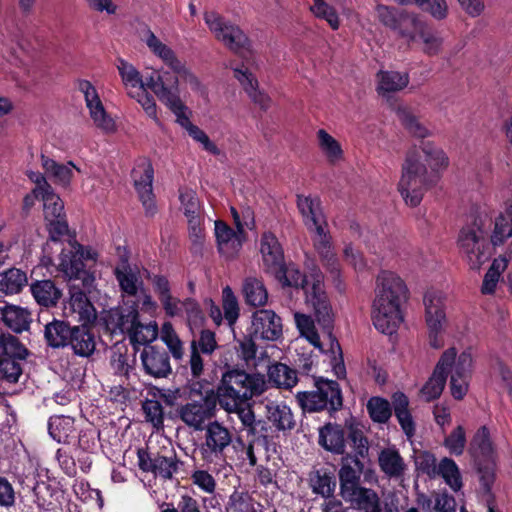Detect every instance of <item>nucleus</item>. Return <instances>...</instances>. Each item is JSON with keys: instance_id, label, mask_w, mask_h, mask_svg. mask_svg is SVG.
I'll use <instances>...</instances> for the list:
<instances>
[{"instance_id": "nucleus-48", "label": "nucleus", "mask_w": 512, "mask_h": 512, "mask_svg": "<svg viewBox=\"0 0 512 512\" xmlns=\"http://www.w3.org/2000/svg\"><path fill=\"white\" fill-rule=\"evenodd\" d=\"M318 147L327 161L335 165L343 160L344 152L341 144L326 130L317 131Z\"/></svg>"}, {"instance_id": "nucleus-58", "label": "nucleus", "mask_w": 512, "mask_h": 512, "mask_svg": "<svg viewBox=\"0 0 512 512\" xmlns=\"http://www.w3.org/2000/svg\"><path fill=\"white\" fill-rule=\"evenodd\" d=\"M366 407L370 418L375 423H386L392 415L389 401L379 396L371 397Z\"/></svg>"}, {"instance_id": "nucleus-4", "label": "nucleus", "mask_w": 512, "mask_h": 512, "mask_svg": "<svg viewBox=\"0 0 512 512\" xmlns=\"http://www.w3.org/2000/svg\"><path fill=\"white\" fill-rule=\"evenodd\" d=\"M267 389L264 375L249 374L242 370H230L222 375L215 395L225 411L244 405L254 397H258Z\"/></svg>"}, {"instance_id": "nucleus-51", "label": "nucleus", "mask_w": 512, "mask_h": 512, "mask_svg": "<svg viewBox=\"0 0 512 512\" xmlns=\"http://www.w3.org/2000/svg\"><path fill=\"white\" fill-rule=\"evenodd\" d=\"M243 294L247 304L254 307L266 305L268 292L264 283L255 277H248L243 283Z\"/></svg>"}, {"instance_id": "nucleus-10", "label": "nucleus", "mask_w": 512, "mask_h": 512, "mask_svg": "<svg viewBox=\"0 0 512 512\" xmlns=\"http://www.w3.org/2000/svg\"><path fill=\"white\" fill-rule=\"evenodd\" d=\"M217 397L214 390H207L198 399H190L176 409V416L194 431H203L215 416Z\"/></svg>"}, {"instance_id": "nucleus-53", "label": "nucleus", "mask_w": 512, "mask_h": 512, "mask_svg": "<svg viewBox=\"0 0 512 512\" xmlns=\"http://www.w3.org/2000/svg\"><path fill=\"white\" fill-rule=\"evenodd\" d=\"M507 266L508 259L504 256H500L493 260L483 279L481 286V292L483 294H493L495 292L500 276L505 271Z\"/></svg>"}, {"instance_id": "nucleus-62", "label": "nucleus", "mask_w": 512, "mask_h": 512, "mask_svg": "<svg viewBox=\"0 0 512 512\" xmlns=\"http://www.w3.org/2000/svg\"><path fill=\"white\" fill-rule=\"evenodd\" d=\"M160 338L166 344L175 359H181L183 357V343L170 322H165L162 325Z\"/></svg>"}, {"instance_id": "nucleus-12", "label": "nucleus", "mask_w": 512, "mask_h": 512, "mask_svg": "<svg viewBox=\"0 0 512 512\" xmlns=\"http://www.w3.org/2000/svg\"><path fill=\"white\" fill-rule=\"evenodd\" d=\"M204 441L199 446L201 459L208 464L225 459V452L232 444V433L219 421H212L203 429Z\"/></svg>"}, {"instance_id": "nucleus-31", "label": "nucleus", "mask_w": 512, "mask_h": 512, "mask_svg": "<svg viewBox=\"0 0 512 512\" xmlns=\"http://www.w3.org/2000/svg\"><path fill=\"white\" fill-rule=\"evenodd\" d=\"M263 262L269 272L279 270L284 263L283 249L277 237L271 232L263 233L260 241Z\"/></svg>"}, {"instance_id": "nucleus-7", "label": "nucleus", "mask_w": 512, "mask_h": 512, "mask_svg": "<svg viewBox=\"0 0 512 512\" xmlns=\"http://www.w3.org/2000/svg\"><path fill=\"white\" fill-rule=\"evenodd\" d=\"M141 39L146 44L149 51L177 75L178 81L182 80L196 93L201 95L205 93V87L197 75L187 67L186 64L178 58L176 52L169 45L161 41L150 28H146L143 31Z\"/></svg>"}, {"instance_id": "nucleus-28", "label": "nucleus", "mask_w": 512, "mask_h": 512, "mask_svg": "<svg viewBox=\"0 0 512 512\" xmlns=\"http://www.w3.org/2000/svg\"><path fill=\"white\" fill-rule=\"evenodd\" d=\"M243 234L234 231L222 221L215 222V236L219 253L227 259L234 258L240 251Z\"/></svg>"}, {"instance_id": "nucleus-55", "label": "nucleus", "mask_w": 512, "mask_h": 512, "mask_svg": "<svg viewBox=\"0 0 512 512\" xmlns=\"http://www.w3.org/2000/svg\"><path fill=\"white\" fill-rule=\"evenodd\" d=\"M158 333V325L155 321L143 324L138 320L128 336L133 344L145 345L146 347L148 343L157 338Z\"/></svg>"}, {"instance_id": "nucleus-16", "label": "nucleus", "mask_w": 512, "mask_h": 512, "mask_svg": "<svg viewBox=\"0 0 512 512\" xmlns=\"http://www.w3.org/2000/svg\"><path fill=\"white\" fill-rule=\"evenodd\" d=\"M248 331L258 340L276 342L283 336L282 319L271 309H258L251 315Z\"/></svg>"}, {"instance_id": "nucleus-33", "label": "nucleus", "mask_w": 512, "mask_h": 512, "mask_svg": "<svg viewBox=\"0 0 512 512\" xmlns=\"http://www.w3.org/2000/svg\"><path fill=\"white\" fill-rule=\"evenodd\" d=\"M266 417L277 431L294 429L296 421L291 408L283 402L269 401L265 405Z\"/></svg>"}, {"instance_id": "nucleus-46", "label": "nucleus", "mask_w": 512, "mask_h": 512, "mask_svg": "<svg viewBox=\"0 0 512 512\" xmlns=\"http://www.w3.org/2000/svg\"><path fill=\"white\" fill-rule=\"evenodd\" d=\"M425 26L426 24L415 14L404 12L393 31L407 43H412Z\"/></svg>"}, {"instance_id": "nucleus-63", "label": "nucleus", "mask_w": 512, "mask_h": 512, "mask_svg": "<svg viewBox=\"0 0 512 512\" xmlns=\"http://www.w3.org/2000/svg\"><path fill=\"white\" fill-rule=\"evenodd\" d=\"M160 338L166 344L175 359H181L183 357V343L170 322H165L162 325Z\"/></svg>"}, {"instance_id": "nucleus-27", "label": "nucleus", "mask_w": 512, "mask_h": 512, "mask_svg": "<svg viewBox=\"0 0 512 512\" xmlns=\"http://www.w3.org/2000/svg\"><path fill=\"white\" fill-rule=\"evenodd\" d=\"M234 77L243 87L252 102L258 105L262 110H267L271 105V98L258 87V80L243 64L241 66H231Z\"/></svg>"}, {"instance_id": "nucleus-5", "label": "nucleus", "mask_w": 512, "mask_h": 512, "mask_svg": "<svg viewBox=\"0 0 512 512\" xmlns=\"http://www.w3.org/2000/svg\"><path fill=\"white\" fill-rule=\"evenodd\" d=\"M155 81V95L174 114L177 124L185 129L188 135L195 142L199 143L205 151L212 155H219L220 149L217 145L210 140L204 130L191 122L190 116L192 112L179 94L178 77L173 78L172 86H168L165 83L164 75L161 74L155 75Z\"/></svg>"}, {"instance_id": "nucleus-49", "label": "nucleus", "mask_w": 512, "mask_h": 512, "mask_svg": "<svg viewBox=\"0 0 512 512\" xmlns=\"http://www.w3.org/2000/svg\"><path fill=\"white\" fill-rule=\"evenodd\" d=\"M437 477H441L445 484L454 492H459L463 487L462 475L456 462L448 457L439 461Z\"/></svg>"}, {"instance_id": "nucleus-64", "label": "nucleus", "mask_w": 512, "mask_h": 512, "mask_svg": "<svg viewBox=\"0 0 512 512\" xmlns=\"http://www.w3.org/2000/svg\"><path fill=\"white\" fill-rule=\"evenodd\" d=\"M255 504L248 492L235 490L229 496L227 509L231 512H257Z\"/></svg>"}, {"instance_id": "nucleus-50", "label": "nucleus", "mask_w": 512, "mask_h": 512, "mask_svg": "<svg viewBox=\"0 0 512 512\" xmlns=\"http://www.w3.org/2000/svg\"><path fill=\"white\" fill-rule=\"evenodd\" d=\"M27 281L26 273L17 268H11L0 273V295L19 293L27 284Z\"/></svg>"}, {"instance_id": "nucleus-30", "label": "nucleus", "mask_w": 512, "mask_h": 512, "mask_svg": "<svg viewBox=\"0 0 512 512\" xmlns=\"http://www.w3.org/2000/svg\"><path fill=\"white\" fill-rule=\"evenodd\" d=\"M297 207L308 231H312V228L321 225H327V220L323 213L319 197L311 195H297Z\"/></svg>"}, {"instance_id": "nucleus-19", "label": "nucleus", "mask_w": 512, "mask_h": 512, "mask_svg": "<svg viewBox=\"0 0 512 512\" xmlns=\"http://www.w3.org/2000/svg\"><path fill=\"white\" fill-rule=\"evenodd\" d=\"M132 177L140 201L149 216L155 215L157 206L153 194L154 169L149 161H143L132 171Z\"/></svg>"}, {"instance_id": "nucleus-3", "label": "nucleus", "mask_w": 512, "mask_h": 512, "mask_svg": "<svg viewBox=\"0 0 512 512\" xmlns=\"http://www.w3.org/2000/svg\"><path fill=\"white\" fill-rule=\"evenodd\" d=\"M375 293L373 324L381 333L391 335L403 322L401 304L407 299L408 289L397 274L381 271L377 276Z\"/></svg>"}, {"instance_id": "nucleus-60", "label": "nucleus", "mask_w": 512, "mask_h": 512, "mask_svg": "<svg viewBox=\"0 0 512 512\" xmlns=\"http://www.w3.org/2000/svg\"><path fill=\"white\" fill-rule=\"evenodd\" d=\"M296 402L304 413H315L326 410V402H323L317 390L299 391L295 395Z\"/></svg>"}, {"instance_id": "nucleus-43", "label": "nucleus", "mask_w": 512, "mask_h": 512, "mask_svg": "<svg viewBox=\"0 0 512 512\" xmlns=\"http://www.w3.org/2000/svg\"><path fill=\"white\" fill-rule=\"evenodd\" d=\"M269 380L278 388L291 390L298 383L297 371L284 363H274L268 367Z\"/></svg>"}, {"instance_id": "nucleus-56", "label": "nucleus", "mask_w": 512, "mask_h": 512, "mask_svg": "<svg viewBox=\"0 0 512 512\" xmlns=\"http://www.w3.org/2000/svg\"><path fill=\"white\" fill-rule=\"evenodd\" d=\"M23 360L17 357L0 356V380L9 384L17 383L23 373Z\"/></svg>"}, {"instance_id": "nucleus-42", "label": "nucleus", "mask_w": 512, "mask_h": 512, "mask_svg": "<svg viewBox=\"0 0 512 512\" xmlns=\"http://www.w3.org/2000/svg\"><path fill=\"white\" fill-rule=\"evenodd\" d=\"M319 444L334 454L345 452V434L338 425L327 424L319 431Z\"/></svg>"}, {"instance_id": "nucleus-6", "label": "nucleus", "mask_w": 512, "mask_h": 512, "mask_svg": "<svg viewBox=\"0 0 512 512\" xmlns=\"http://www.w3.org/2000/svg\"><path fill=\"white\" fill-rule=\"evenodd\" d=\"M439 179V175L428 174L426 165L416 150L407 153L402 165V175L398 183L400 192L405 203L411 207L418 206L423 198L424 192Z\"/></svg>"}, {"instance_id": "nucleus-34", "label": "nucleus", "mask_w": 512, "mask_h": 512, "mask_svg": "<svg viewBox=\"0 0 512 512\" xmlns=\"http://www.w3.org/2000/svg\"><path fill=\"white\" fill-rule=\"evenodd\" d=\"M381 471L389 478H401L406 471V463L395 446L382 449L378 455Z\"/></svg>"}, {"instance_id": "nucleus-52", "label": "nucleus", "mask_w": 512, "mask_h": 512, "mask_svg": "<svg viewBox=\"0 0 512 512\" xmlns=\"http://www.w3.org/2000/svg\"><path fill=\"white\" fill-rule=\"evenodd\" d=\"M117 70L121 77L122 83L129 94V91H133L134 89L143 88V77L139 70L130 62L125 59L117 60Z\"/></svg>"}, {"instance_id": "nucleus-41", "label": "nucleus", "mask_w": 512, "mask_h": 512, "mask_svg": "<svg viewBox=\"0 0 512 512\" xmlns=\"http://www.w3.org/2000/svg\"><path fill=\"white\" fill-rule=\"evenodd\" d=\"M3 322L14 332L21 333L29 328L31 314L26 308L5 305L1 308Z\"/></svg>"}, {"instance_id": "nucleus-17", "label": "nucleus", "mask_w": 512, "mask_h": 512, "mask_svg": "<svg viewBox=\"0 0 512 512\" xmlns=\"http://www.w3.org/2000/svg\"><path fill=\"white\" fill-rule=\"evenodd\" d=\"M179 202L180 210L187 219L191 240L195 244H201L203 238L202 205L196 191L189 187H180Z\"/></svg>"}, {"instance_id": "nucleus-38", "label": "nucleus", "mask_w": 512, "mask_h": 512, "mask_svg": "<svg viewBox=\"0 0 512 512\" xmlns=\"http://www.w3.org/2000/svg\"><path fill=\"white\" fill-rule=\"evenodd\" d=\"M30 292L36 303L46 308L56 306L62 296L61 290L49 279L33 281Z\"/></svg>"}, {"instance_id": "nucleus-26", "label": "nucleus", "mask_w": 512, "mask_h": 512, "mask_svg": "<svg viewBox=\"0 0 512 512\" xmlns=\"http://www.w3.org/2000/svg\"><path fill=\"white\" fill-rule=\"evenodd\" d=\"M138 305L110 309L104 316L107 328L114 334L127 333L133 329L138 321Z\"/></svg>"}, {"instance_id": "nucleus-54", "label": "nucleus", "mask_w": 512, "mask_h": 512, "mask_svg": "<svg viewBox=\"0 0 512 512\" xmlns=\"http://www.w3.org/2000/svg\"><path fill=\"white\" fill-rule=\"evenodd\" d=\"M422 151L431 167V174L439 175L440 170H445L448 167L449 158L442 148L437 147L432 142H424Z\"/></svg>"}, {"instance_id": "nucleus-25", "label": "nucleus", "mask_w": 512, "mask_h": 512, "mask_svg": "<svg viewBox=\"0 0 512 512\" xmlns=\"http://www.w3.org/2000/svg\"><path fill=\"white\" fill-rule=\"evenodd\" d=\"M114 275L119 284L122 295L137 296L144 291L143 281L137 266H131L127 258L121 259L119 265L114 269Z\"/></svg>"}, {"instance_id": "nucleus-15", "label": "nucleus", "mask_w": 512, "mask_h": 512, "mask_svg": "<svg viewBox=\"0 0 512 512\" xmlns=\"http://www.w3.org/2000/svg\"><path fill=\"white\" fill-rule=\"evenodd\" d=\"M77 89L83 94L86 107L94 125L105 133L116 129L114 119L107 113L95 86L88 80L79 79Z\"/></svg>"}, {"instance_id": "nucleus-24", "label": "nucleus", "mask_w": 512, "mask_h": 512, "mask_svg": "<svg viewBox=\"0 0 512 512\" xmlns=\"http://www.w3.org/2000/svg\"><path fill=\"white\" fill-rule=\"evenodd\" d=\"M69 311L72 316L81 323V326L72 327V333L70 334L67 347H70L75 355L88 358L94 353L96 342L94 335L90 332L87 326L94 323L95 320L83 323L77 318L76 313H73L71 310Z\"/></svg>"}, {"instance_id": "nucleus-13", "label": "nucleus", "mask_w": 512, "mask_h": 512, "mask_svg": "<svg viewBox=\"0 0 512 512\" xmlns=\"http://www.w3.org/2000/svg\"><path fill=\"white\" fill-rule=\"evenodd\" d=\"M425 319L429 331L430 346L438 349L443 345L441 334L446 324L445 296L439 291H428L423 299Z\"/></svg>"}, {"instance_id": "nucleus-35", "label": "nucleus", "mask_w": 512, "mask_h": 512, "mask_svg": "<svg viewBox=\"0 0 512 512\" xmlns=\"http://www.w3.org/2000/svg\"><path fill=\"white\" fill-rule=\"evenodd\" d=\"M314 386L323 402H326V410L335 412L342 408L343 397L338 382L323 377H317L314 379Z\"/></svg>"}, {"instance_id": "nucleus-2", "label": "nucleus", "mask_w": 512, "mask_h": 512, "mask_svg": "<svg viewBox=\"0 0 512 512\" xmlns=\"http://www.w3.org/2000/svg\"><path fill=\"white\" fill-rule=\"evenodd\" d=\"M57 271L68 282L69 301L67 309L77 314V318L83 323L97 319V312L88 298L94 288L95 277L85 269V264L73 249H63L58 256Z\"/></svg>"}, {"instance_id": "nucleus-40", "label": "nucleus", "mask_w": 512, "mask_h": 512, "mask_svg": "<svg viewBox=\"0 0 512 512\" xmlns=\"http://www.w3.org/2000/svg\"><path fill=\"white\" fill-rule=\"evenodd\" d=\"M408 406L409 400L404 393L397 392L393 395L394 414L407 439L411 440L415 435L416 426Z\"/></svg>"}, {"instance_id": "nucleus-8", "label": "nucleus", "mask_w": 512, "mask_h": 512, "mask_svg": "<svg viewBox=\"0 0 512 512\" xmlns=\"http://www.w3.org/2000/svg\"><path fill=\"white\" fill-rule=\"evenodd\" d=\"M204 21L215 38L227 48L246 60L253 56L252 43L238 26L214 11L205 12Z\"/></svg>"}, {"instance_id": "nucleus-57", "label": "nucleus", "mask_w": 512, "mask_h": 512, "mask_svg": "<svg viewBox=\"0 0 512 512\" xmlns=\"http://www.w3.org/2000/svg\"><path fill=\"white\" fill-rule=\"evenodd\" d=\"M294 320L300 335L306 338L315 348L324 352L313 319L306 314L297 312L294 314Z\"/></svg>"}, {"instance_id": "nucleus-47", "label": "nucleus", "mask_w": 512, "mask_h": 512, "mask_svg": "<svg viewBox=\"0 0 512 512\" xmlns=\"http://www.w3.org/2000/svg\"><path fill=\"white\" fill-rule=\"evenodd\" d=\"M75 431L74 418L70 416H52L48 421V433L58 443H68Z\"/></svg>"}, {"instance_id": "nucleus-22", "label": "nucleus", "mask_w": 512, "mask_h": 512, "mask_svg": "<svg viewBox=\"0 0 512 512\" xmlns=\"http://www.w3.org/2000/svg\"><path fill=\"white\" fill-rule=\"evenodd\" d=\"M364 465L356 456L347 454L342 457L338 472L341 497L363 487L360 483Z\"/></svg>"}, {"instance_id": "nucleus-21", "label": "nucleus", "mask_w": 512, "mask_h": 512, "mask_svg": "<svg viewBox=\"0 0 512 512\" xmlns=\"http://www.w3.org/2000/svg\"><path fill=\"white\" fill-rule=\"evenodd\" d=\"M327 226L328 224L323 226L321 225L312 228V231L309 232L311 233L313 247L321 258L323 265L330 273L338 276L340 272V265L334 252L332 237L327 229Z\"/></svg>"}, {"instance_id": "nucleus-44", "label": "nucleus", "mask_w": 512, "mask_h": 512, "mask_svg": "<svg viewBox=\"0 0 512 512\" xmlns=\"http://www.w3.org/2000/svg\"><path fill=\"white\" fill-rule=\"evenodd\" d=\"M309 486L314 494L323 498H331L336 489V479L332 472L318 469L310 474Z\"/></svg>"}, {"instance_id": "nucleus-61", "label": "nucleus", "mask_w": 512, "mask_h": 512, "mask_svg": "<svg viewBox=\"0 0 512 512\" xmlns=\"http://www.w3.org/2000/svg\"><path fill=\"white\" fill-rule=\"evenodd\" d=\"M0 356L17 357L26 359L28 350L20 343L19 339L10 333H0Z\"/></svg>"}, {"instance_id": "nucleus-59", "label": "nucleus", "mask_w": 512, "mask_h": 512, "mask_svg": "<svg viewBox=\"0 0 512 512\" xmlns=\"http://www.w3.org/2000/svg\"><path fill=\"white\" fill-rule=\"evenodd\" d=\"M396 114L401 124L413 136L425 138L430 135L429 130L418 121L416 116H414L407 107H398Z\"/></svg>"}, {"instance_id": "nucleus-9", "label": "nucleus", "mask_w": 512, "mask_h": 512, "mask_svg": "<svg viewBox=\"0 0 512 512\" xmlns=\"http://www.w3.org/2000/svg\"><path fill=\"white\" fill-rule=\"evenodd\" d=\"M469 452L477 466L480 483L488 492L495 479L496 451L487 426H481L474 434Z\"/></svg>"}, {"instance_id": "nucleus-32", "label": "nucleus", "mask_w": 512, "mask_h": 512, "mask_svg": "<svg viewBox=\"0 0 512 512\" xmlns=\"http://www.w3.org/2000/svg\"><path fill=\"white\" fill-rule=\"evenodd\" d=\"M228 413H235L241 422V431H245L248 437L253 439L263 438L267 441V427L263 420H257L254 411L249 406L237 405V408L227 411Z\"/></svg>"}, {"instance_id": "nucleus-45", "label": "nucleus", "mask_w": 512, "mask_h": 512, "mask_svg": "<svg viewBox=\"0 0 512 512\" xmlns=\"http://www.w3.org/2000/svg\"><path fill=\"white\" fill-rule=\"evenodd\" d=\"M72 327L62 320H53L45 325L44 337L52 348L67 347Z\"/></svg>"}, {"instance_id": "nucleus-23", "label": "nucleus", "mask_w": 512, "mask_h": 512, "mask_svg": "<svg viewBox=\"0 0 512 512\" xmlns=\"http://www.w3.org/2000/svg\"><path fill=\"white\" fill-rule=\"evenodd\" d=\"M140 358L145 373L154 378H163L171 373L170 357L162 348L146 346Z\"/></svg>"}, {"instance_id": "nucleus-39", "label": "nucleus", "mask_w": 512, "mask_h": 512, "mask_svg": "<svg viewBox=\"0 0 512 512\" xmlns=\"http://www.w3.org/2000/svg\"><path fill=\"white\" fill-rule=\"evenodd\" d=\"M377 91L379 95L389 98L392 93L401 91L409 84L408 73L398 71H380L377 74Z\"/></svg>"}, {"instance_id": "nucleus-36", "label": "nucleus", "mask_w": 512, "mask_h": 512, "mask_svg": "<svg viewBox=\"0 0 512 512\" xmlns=\"http://www.w3.org/2000/svg\"><path fill=\"white\" fill-rule=\"evenodd\" d=\"M41 165L48 177L63 187L70 185L75 171H80L71 161L61 164L44 154L41 155Z\"/></svg>"}, {"instance_id": "nucleus-20", "label": "nucleus", "mask_w": 512, "mask_h": 512, "mask_svg": "<svg viewBox=\"0 0 512 512\" xmlns=\"http://www.w3.org/2000/svg\"><path fill=\"white\" fill-rule=\"evenodd\" d=\"M454 356H456V349L453 347L441 355L432 375L420 390L421 397L425 401L430 402L441 396L448 376V366L453 363Z\"/></svg>"}, {"instance_id": "nucleus-37", "label": "nucleus", "mask_w": 512, "mask_h": 512, "mask_svg": "<svg viewBox=\"0 0 512 512\" xmlns=\"http://www.w3.org/2000/svg\"><path fill=\"white\" fill-rule=\"evenodd\" d=\"M512 237V199L504 202L503 210L494 220V228L490 237L493 246L503 245Z\"/></svg>"}, {"instance_id": "nucleus-11", "label": "nucleus", "mask_w": 512, "mask_h": 512, "mask_svg": "<svg viewBox=\"0 0 512 512\" xmlns=\"http://www.w3.org/2000/svg\"><path fill=\"white\" fill-rule=\"evenodd\" d=\"M484 223L481 218H475L472 224L463 227L458 236L460 252L466 257L473 269H479L488 259L485 251Z\"/></svg>"}, {"instance_id": "nucleus-1", "label": "nucleus", "mask_w": 512, "mask_h": 512, "mask_svg": "<svg viewBox=\"0 0 512 512\" xmlns=\"http://www.w3.org/2000/svg\"><path fill=\"white\" fill-rule=\"evenodd\" d=\"M272 273L275 274L283 286L304 290L306 302L313 307L318 324L328 332L332 370L338 378H344L346 376V367L341 346L331 333L334 315L324 290V276L322 272L319 269H314L309 276H306L295 264L285 265L283 263L279 270H275Z\"/></svg>"}, {"instance_id": "nucleus-18", "label": "nucleus", "mask_w": 512, "mask_h": 512, "mask_svg": "<svg viewBox=\"0 0 512 512\" xmlns=\"http://www.w3.org/2000/svg\"><path fill=\"white\" fill-rule=\"evenodd\" d=\"M472 363L471 353L464 351L459 356H454L453 363L448 366L450 391L456 400H462L468 392Z\"/></svg>"}, {"instance_id": "nucleus-14", "label": "nucleus", "mask_w": 512, "mask_h": 512, "mask_svg": "<svg viewBox=\"0 0 512 512\" xmlns=\"http://www.w3.org/2000/svg\"><path fill=\"white\" fill-rule=\"evenodd\" d=\"M137 464L142 472L151 473L154 477L167 481L172 480L174 475L178 473L182 461L175 452H171L169 455H161L151 453L146 448H139L137 450Z\"/></svg>"}, {"instance_id": "nucleus-29", "label": "nucleus", "mask_w": 512, "mask_h": 512, "mask_svg": "<svg viewBox=\"0 0 512 512\" xmlns=\"http://www.w3.org/2000/svg\"><path fill=\"white\" fill-rule=\"evenodd\" d=\"M352 510L357 512H382V503L378 493L368 487H361L342 496Z\"/></svg>"}]
</instances>
